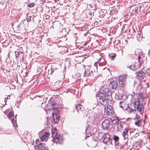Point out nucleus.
I'll list each match as a JSON object with an SVG mask.
<instances>
[{"label":"nucleus","instance_id":"1","mask_svg":"<svg viewBox=\"0 0 150 150\" xmlns=\"http://www.w3.org/2000/svg\"><path fill=\"white\" fill-rule=\"evenodd\" d=\"M108 94L107 92H102L100 91L98 94L99 102L104 106L108 105Z\"/></svg>","mask_w":150,"mask_h":150},{"label":"nucleus","instance_id":"2","mask_svg":"<svg viewBox=\"0 0 150 150\" xmlns=\"http://www.w3.org/2000/svg\"><path fill=\"white\" fill-rule=\"evenodd\" d=\"M51 132L52 134V140L54 142H56V143L58 141L61 142L62 140V136L58 133V131L56 129L54 128L53 129H51Z\"/></svg>","mask_w":150,"mask_h":150},{"label":"nucleus","instance_id":"3","mask_svg":"<svg viewBox=\"0 0 150 150\" xmlns=\"http://www.w3.org/2000/svg\"><path fill=\"white\" fill-rule=\"evenodd\" d=\"M16 115L15 117L14 116V114L13 111H11L9 113L8 117L9 119L11 120V121L14 126H17L16 125Z\"/></svg>","mask_w":150,"mask_h":150},{"label":"nucleus","instance_id":"4","mask_svg":"<svg viewBox=\"0 0 150 150\" xmlns=\"http://www.w3.org/2000/svg\"><path fill=\"white\" fill-rule=\"evenodd\" d=\"M127 76L125 74L119 76L118 78L119 84L122 85L123 86H125L127 84Z\"/></svg>","mask_w":150,"mask_h":150},{"label":"nucleus","instance_id":"5","mask_svg":"<svg viewBox=\"0 0 150 150\" xmlns=\"http://www.w3.org/2000/svg\"><path fill=\"white\" fill-rule=\"evenodd\" d=\"M103 142L106 144H110L112 143L110 135L108 133H104L102 136Z\"/></svg>","mask_w":150,"mask_h":150},{"label":"nucleus","instance_id":"6","mask_svg":"<svg viewBox=\"0 0 150 150\" xmlns=\"http://www.w3.org/2000/svg\"><path fill=\"white\" fill-rule=\"evenodd\" d=\"M133 108L131 109H133L134 111H137L138 112H140L141 111L142 107L143 105L140 103L138 102H134L132 104Z\"/></svg>","mask_w":150,"mask_h":150},{"label":"nucleus","instance_id":"7","mask_svg":"<svg viewBox=\"0 0 150 150\" xmlns=\"http://www.w3.org/2000/svg\"><path fill=\"white\" fill-rule=\"evenodd\" d=\"M130 12L133 14L137 13L140 11L139 6H132L129 10Z\"/></svg>","mask_w":150,"mask_h":150},{"label":"nucleus","instance_id":"8","mask_svg":"<svg viewBox=\"0 0 150 150\" xmlns=\"http://www.w3.org/2000/svg\"><path fill=\"white\" fill-rule=\"evenodd\" d=\"M35 150H45V144L44 143H42L38 145L35 146Z\"/></svg>","mask_w":150,"mask_h":150},{"label":"nucleus","instance_id":"9","mask_svg":"<svg viewBox=\"0 0 150 150\" xmlns=\"http://www.w3.org/2000/svg\"><path fill=\"white\" fill-rule=\"evenodd\" d=\"M104 109L105 112H106L107 114L108 115L114 114V110L112 109V107L111 106L108 105L106 108L105 107Z\"/></svg>","mask_w":150,"mask_h":150},{"label":"nucleus","instance_id":"10","mask_svg":"<svg viewBox=\"0 0 150 150\" xmlns=\"http://www.w3.org/2000/svg\"><path fill=\"white\" fill-rule=\"evenodd\" d=\"M129 130V126H127L123 130V132L122 133V135L124 138V140L126 139L128 140L127 133Z\"/></svg>","mask_w":150,"mask_h":150},{"label":"nucleus","instance_id":"11","mask_svg":"<svg viewBox=\"0 0 150 150\" xmlns=\"http://www.w3.org/2000/svg\"><path fill=\"white\" fill-rule=\"evenodd\" d=\"M96 71L95 72L94 71V72H93L92 71H90L89 70L87 69L85 70L84 73V76H87L92 75H96Z\"/></svg>","mask_w":150,"mask_h":150},{"label":"nucleus","instance_id":"12","mask_svg":"<svg viewBox=\"0 0 150 150\" xmlns=\"http://www.w3.org/2000/svg\"><path fill=\"white\" fill-rule=\"evenodd\" d=\"M103 128L104 129H107L110 126L109 121L108 120H105L103 121L102 123Z\"/></svg>","mask_w":150,"mask_h":150},{"label":"nucleus","instance_id":"13","mask_svg":"<svg viewBox=\"0 0 150 150\" xmlns=\"http://www.w3.org/2000/svg\"><path fill=\"white\" fill-rule=\"evenodd\" d=\"M119 106L122 108L123 109L126 110L128 108V105L125 102H120L119 103Z\"/></svg>","mask_w":150,"mask_h":150},{"label":"nucleus","instance_id":"14","mask_svg":"<svg viewBox=\"0 0 150 150\" xmlns=\"http://www.w3.org/2000/svg\"><path fill=\"white\" fill-rule=\"evenodd\" d=\"M110 87L113 89H116L117 86V83L115 81H111L109 84Z\"/></svg>","mask_w":150,"mask_h":150},{"label":"nucleus","instance_id":"15","mask_svg":"<svg viewBox=\"0 0 150 150\" xmlns=\"http://www.w3.org/2000/svg\"><path fill=\"white\" fill-rule=\"evenodd\" d=\"M50 134L49 132H46L40 138V139L42 141L47 140L48 139Z\"/></svg>","mask_w":150,"mask_h":150},{"label":"nucleus","instance_id":"16","mask_svg":"<svg viewBox=\"0 0 150 150\" xmlns=\"http://www.w3.org/2000/svg\"><path fill=\"white\" fill-rule=\"evenodd\" d=\"M15 53L16 58H19L21 59L23 58V52L19 51H15Z\"/></svg>","mask_w":150,"mask_h":150},{"label":"nucleus","instance_id":"17","mask_svg":"<svg viewBox=\"0 0 150 150\" xmlns=\"http://www.w3.org/2000/svg\"><path fill=\"white\" fill-rule=\"evenodd\" d=\"M98 61L99 62V64L100 66L101 65H105L106 64V62L105 61L104 59L103 58H100L99 60H98Z\"/></svg>","mask_w":150,"mask_h":150},{"label":"nucleus","instance_id":"18","mask_svg":"<svg viewBox=\"0 0 150 150\" xmlns=\"http://www.w3.org/2000/svg\"><path fill=\"white\" fill-rule=\"evenodd\" d=\"M52 119L54 120L55 123L56 124L59 121V117L58 115H55L53 116V117L52 118Z\"/></svg>","mask_w":150,"mask_h":150},{"label":"nucleus","instance_id":"19","mask_svg":"<svg viewBox=\"0 0 150 150\" xmlns=\"http://www.w3.org/2000/svg\"><path fill=\"white\" fill-rule=\"evenodd\" d=\"M127 67L133 70H135L138 69L137 67L134 64L127 66Z\"/></svg>","mask_w":150,"mask_h":150},{"label":"nucleus","instance_id":"20","mask_svg":"<svg viewBox=\"0 0 150 150\" xmlns=\"http://www.w3.org/2000/svg\"><path fill=\"white\" fill-rule=\"evenodd\" d=\"M116 55V54L115 53H111L109 55V57L112 60H113L114 59Z\"/></svg>","mask_w":150,"mask_h":150},{"label":"nucleus","instance_id":"21","mask_svg":"<svg viewBox=\"0 0 150 150\" xmlns=\"http://www.w3.org/2000/svg\"><path fill=\"white\" fill-rule=\"evenodd\" d=\"M145 73L142 71H138L137 73V75L140 77H142L144 76Z\"/></svg>","mask_w":150,"mask_h":150},{"label":"nucleus","instance_id":"22","mask_svg":"<svg viewBox=\"0 0 150 150\" xmlns=\"http://www.w3.org/2000/svg\"><path fill=\"white\" fill-rule=\"evenodd\" d=\"M132 108H133V105H132V104L130 105V107L129 106V105H128V108H127L126 110H127L129 112H132L134 111V110L133 109V110L131 109L132 108Z\"/></svg>","mask_w":150,"mask_h":150},{"label":"nucleus","instance_id":"23","mask_svg":"<svg viewBox=\"0 0 150 150\" xmlns=\"http://www.w3.org/2000/svg\"><path fill=\"white\" fill-rule=\"evenodd\" d=\"M75 106L76 109L77 110V112H79L81 110L82 105L80 104H78V105H76Z\"/></svg>","mask_w":150,"mask_h":150},{"label":"nucleus","instance_id":"24","mask_svg":"<svg viewBox=\"0 0 150 150\" xmlns=\"http://www.w3.org/2000/svg\"><path fill=\"white\" fill-rule=\"evenodd\" d=\"M137 40L138 41H140L142 39V38L141 36V34L140 33L136 35Z\"/></svg>","mask_w":150,"mask_h":150},{"label":"nucleus","instance_id":"25","mask_svg":"<svg viewBox=\"0 0 150 150\" xmlns=\"http://www.w3.org/2000/svg\"><path fill=\"white\" fill-rule=\"evenodd\" d=\"M138 58L139 64L142 65L143 63L144 62L145 59H144L143 58H141L139 57H138Z\"/></svg>","mask_w":150,"mask_h":150},{"label":"nucleus","instance_id":"26","mask_svg":"<svg viewBox=\"0 0 150 150\" xmlns=\"http://www.w3.org/2000/svg\"><path fill=\"white\" fill-rule=\"evenodd\" d=\"M113 139L115 142H117L119 140V137L117 135H114Z\"/></svg>","mask_w":150,"mask_h":150},{"label":"nucleus","instance_id":"27","mask_svg":"<svg viewBox=\"0 0 150 150\" xmlns=\"http://www.w3.org/2000/svg\"><path fill=\"white\" fill-rule=\"evenodd\" d=\"M35 5L34 3H31L30 4H29L27 5V6L31 8L33 7Z\"/></svg>","mask_w":150,"mask_h":150},{"label":"nucleus","instance_id":"28","mask_svg":"<svg viewBox=\"0 0 150 150\" xmlns=\"http://www.w3.org/2000/svg\"><path fill=\"white\" fill-rule=\"evenodd\" d=\"M31 18H32L33 19H33L32 17L30 16H28L27 17V21L28 22H30L31 20Z\"/></svg>","mask_w":150,"mask_h":150},{"label":"nucleus","instance_id":"29","mask_svg":"<svg viewBox=\"0 0 150 150\" xmlns=\"http://www.w3.org/2000/svg\"><path fill=\"white\" fill-rule=\"evenodd\" d=\"M140 122L141 121L140 120H138L137 122H136L135 123V125L137 126H139Z\"/></svg>","mask_w":150,"mask_h":150},{"label":"nucleus","instance_id":"30","mask_svg":"<svg viewBox=\"0 0 150 150\" xmlns=\"http://www.w3.org/2000/svg\"><path fill=\"white\" fill-rule=\"evenodd\" d=\"M138 57L140 58H143L144 59H145L146 58L144 57V55L143 54H141V55H140Z\"/></svg>","mask_w":150,"mask_h":150},{"label":"nucleus","instance_id":"31","mask_svg":"<svg viewBox=\"0 0 150 150\" xmlns=\"http://www.w3.org/2000/svg\"><path fill=\"white\" fill-rule=\"evenodd\" d=\"M99 63V62L98 61L97 62H96L94 63V65L95 66H96V68H97V65Z\"/></svg>","mask_w":150,"mask_h":150},{"label":"nucleus","instance_id":"32","mask_svg":"<svg viewBox=\"0 0 150 150\" xmlns=\"http://www.w3.org/2000/svg\"><path fill=\"white\" fill-rule=\"evenodd\" d=\"M135 117L137 119H139L140 118V116L139 115H138L137 114H136L135 115Z\"/></svg>","mask_w":150,"mask_h":150},{"label":"nucleus","instance_id":"33","mask_svg":"<svg viewBox=\"0 0 150 150\" xmlns=\"http://www.w3.org/2000/svg\"><path fill=\"white\" fill-rule=\"evenodd\" d=\"M6 98H5V99L4 100V102H5V103H4V104H3V105L2 106H4L6 104V103L7 102V100H6Z\"/></svg>","mask_w":150,"mask_h":150},{"label":"nucleus","instance_id":"34","mask_svg":"<svg viewBox=\"0 0 150 150\" xmlns=\"http://www.w3.org/2000/svg\"><path fill=\"white\" fill-rule=\"evenodd\" d=\"M53 72L52 71H51L50 70H48V74H51Z\"/></svg>","mask_w":150,"mask_h":150},{"label":"nucleus","instance_id":"35","mask_svg":"<svg viewBox=\"0 0 150 150\" xmlns=\"http://www.w3.org/2000/svg\"><path fill=\"white\" fill-rule=\"evenodd\" d=\"M50 70L52 71V72L53 73L54 71V70L53 68H52V67H51L50 69Z\"/></svg>","mask_w":150,"mask_h":150},{"label":"nucleus","instance_id":"36","mask_svg":"<svg viewBox=\"0 0 150 150\" xmlns=\"http://www.w3.org/2000/svg\"><path fill=\"white\" fill-rule=\"evenodd\" d=\"M10 95L8 96H7V97L6 98V99H10Z\"/></svg>","mask_w":150,"mask_h":150},{"label":"nucleus","instance_id":"37","mask_svg":"<svg viewBox=\"0 0 150 150\" xmlns=\"http://www.w3.org/2000/svg\"><path fill=\"white\" fill-rule=\"evenodd\" d=\"M55 105H56V103H53L51 104V106H53Z\"/></svg>","mask_w":150,"mask_h":150},{"label":"nucleus","instance_id":"38","mask_svg":"<svg viewBox=\"0 0 150 150\" xmlns=\"http://www.w3.org/2000/svg\"><path fill=\"white\" fill-rule=\"evenodd\" d=\"M140 82H139L137 84V86H138L139 87H141L140 86Z\"/></svg>","mask_w":150,"mask_h":150},{"label":"nucleus","instance_id":"39","mask_svg":"<svg viewBox=\"0 0 150 150\" xmlns=\"http://www.w3.org/2000/svg\"><path fill=\"white\" fill-rule=\"evenodd\" d=\"M148 55L150 57V49L149 50L148 52Z\"/></svg>","mask_w":150,"mask_h":150},{"label":"nucleus","instance_id":"40","mask_svg":"<svg viewBox=\"0 0 150 150\" xmlns=\"http://www.w3.org/2000/svg\"><path fill=\"white\" fill-rule=\"evenodd\" d=\"M91 134L90 133V134H89L88 133V135H87V137H89L90 136H91Z\"/></svg>","mask_w":150,"mask_h":150},{"label":"nucleus","instance_id":"41","mask_svg":"<svg viewBox=\"0 0 150 150\" xmlns=\"http://www.w3.org/2000/svg\"><path fill=\"white\" fill-rule=\"evenodd\" d=\"M120 127L121 128H122L123 127V125H122V124H120Z\"/></svg>","mask_w":150,"mask_h":150},{"label":"nucleus","instance_id":"42","mask_svg":"<svg viewBox=\"0 0 150 150\" xmlns=\"http://www.w3.org/2000/svg\"><path fill=\"white\" fill-rule=\"evenodd\" d=\"M39 140L38 139H37L36 140V142H39Z\"/></svg>","mask_w":150,"mask_h":150},{"label":"nucleus","instance_id":"43","mask_svg":"<svg viewBox=\"0 0 150 150\" xmlns=\"http://www.w3.org/2000/svg\"><path fill=\"white\" fill-rule=\"evenodd\" d=\"M118 121H119V120L117 119V120H116V122H115V123H116L118 122Z\"/></svg>","mask_w":150,"mask_h":150},{"label":"nucleus","instance_id":"44","mask_svg":"<svg viewBox=\"0 0 150 150\" xmlns=\"http://www.w3.org/2000/svg\"><path fill=\"white\" fill-rule=\"evenodd\" d=\"M87 130H88L87 129H86V134H87Z\"/></svg>","mask_w":150,"mask_h":150},{"label":"nucleus","instance_id":"45","mask_svg":"<svg viewBox=\"0 0 150 150\" xmlns=\"http://www.w3.org/2000/svg\"><path fill=\"white\" fill-rule=\"evenodd\" d=\"M95 105H97L98 104V102H96V103H95Z\"/></svg>","mask_w":150,"mask_h":150},{"label":"nucleus","instance_id":"46","mask_svg":"<svg viewBox=\"0 0 150 150\" xmlns=\"http://www.w3.org/2000/svg\"><path fill=\"white\" fill-rule=\"evenodd\" d=\"M88 34V33H85L84 35H86Z\"/></svg>","mask_w":150,"mask_h":150},{"label":"nucleus","instance_id":"47","mask_svg":"<svg viewBox=\"0 0 150 150\" xmlns=\"http://www.w3.org/2000/svg\"><path fill=\"white\" fill-rule=\"evenodd\" d=\"M147 84H148V86H147V87H149V85H148V83H147Z\"/></svg>","mask_w":150,"mask_h":150},{"label":"nucleus","instance_id":"48","mask_svg":"<svg viewBox=\"0 0 150 150\" xmlns=\"http://www.w3.org/2000/svg\"><path fill=\"white\" fill-rule=\"evenodd\" d=\"M52 108L54 109V108H55V107H52Z\"/></svg>","mask_w":150,"mask_h":150},{"label":"nucleus","instance_id":"49","mask_svg":"<svg viewBox=\"0 0 150 150\" xmlns=\"http://www.w3.org/2000/svg\"><path fill=\"white\" fill-rule=\"evenodd\" d=\"M55 1H59V0H54Z\"/></svg>","mask_w":150,"mask_h":150},{"label":"nucleus","instance_id":"50","mask_svg":"<svg viewBox=\"0 0 150 150\" xmlns=\"http://www.w3.org/2000/svg\"><path fill=\"white\" fill-rule=\"evenodd\" d=\"M96 96L97 97H98V96H97V95H96Z\"/></svg>","mask_w":150,"mask_h":150},{"label":"nucleus","instance_id":"51","mask_svg":"<svg viewBox=\"0 0 150 150\" xmlns=\"http://www.w3.org/2000/svg\"><path fill=\"white\" fill-rule=\"evenodd\" d=\"M149 125H150V124H149Z\"/></svg>","mask_w":150,"mask_h":150}]
</instances>
